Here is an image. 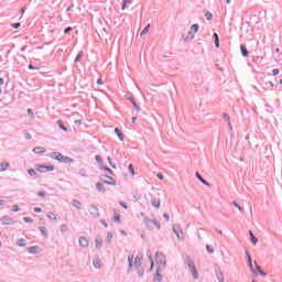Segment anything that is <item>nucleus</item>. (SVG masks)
<instances>
[{"label":"nucleus","instance_id":"obj_1","mask_svg":"<svg viewBox=\"0 0 282 282\" xmlns=\"http://www.w3.org/2000/svg\"><path fill=\"white\" fill-rule=\"evenodd\" d=\"M47 158H51V160H56L57 162H61L62 164H74L75 160L63 155L61 152H52L47 154Z\"/></svg>","mask_w":282,"mask_h":282},{"label":"nucleus","instance_id":"obj_2","mask_svg":"<svg viewBox=\"0 0 282 282\" xmlns=\"http://www.w3.org/2000/svg\"><path fill=\"white\" fill-rule=\"evenodd\" d=\"M184 263L189 268L193 279L197 281V279H199V274L197 273V268H195V262L193 261V259L187 256L184 260Z\"/></svg>","mask_w":282,"mask_h":282},{"label":"nucleus","instance_id":"obj_3","mask_svg":"<svg viewBox=\"0 0 282 282\" xmlns=\"http://www.w3.org/2000/svg\"><path fill=\"white\" fill-rule=\"evenodd\" d=\"M155 257H156L158 268H161V270H164V268H166V257H164V253L159 251L155 253Z\"/></svg>","mask_w":282,"mask_h":282},{"label":"nucleus","instance_id":"obj_4","mask_svg":"<svg viewBox=\"0 0 282 282\" xmlns=\"http://www.w3.org/2000/svg\"><path fill=\"white\" fill-rule=\"evenodd\" d=\"M173 232L176 235L177 239L180 241H184V231L182 230V228L180 227V225H174L172 228Z\"/></svg>","mask_w":282,"mask_h":282},{"label":"nucleus","instance_id":"obj_5","mask_svg":"<svg viewBox=\"0 0 282 282\" xmlns=\"http://www.w3.org/2000/svg\"><path fill=\"white\" fill-rule=\"evenodd\" d=\"M36 171H39V173H52V171H54V165L37 164L36 165Z\"/></svg>","mask_w":282,"mask_h":282},{"label":"nucleus","instance_id":"obj_6","mask_svg":"<svg viewBox=\"0 0 282 282\" xmlns=\"http://www.w3.org/2000/svg\"><path fill=\"white\" fill-rule=\"evenodd\" d=\"M214 270H215V274H216L218 282H225L224 272L221 271V267H219V264H215Z\"/></svg>","mask_w":282,"mask_h":282},{"label":"nucleus","instance_id":"obj_7","mask_svg":"<svg viewBox=\"0 0 282 282\" xmlns=\"http://www.w3.org/2000/svg\"><path fill=\"white\" fill-rule=\"evenodd\" d=\"M0 221L2 226H12V224H14V219L10 216H2Z\"/></svg>","mask_w":282,"mask_h":282},{"label":"nucleus","instance_id":"obj_8","mask_svg":"<svg viewBox=\"0 0 282 282\" xmlns=\"http://www.w3.org/2000/svg\"><path fill=\"white\" fill-rule=\"evenodd\" d=\"M43 249H41L40 246H33V247H29L26 248V252H29V254H41Z\"/></svg>","mask_w":282,"mask_h":282},{"label":"nucleus","instance_id":"obj_9","mask_svg":"<svg viewBox=\"0 0 282 282\" xmlns=\"http://www.w3.org/2000/svg\"><path fill=\"white\" fill-rule=\"evenodd\" d=\"M88 213L91 215V217H100V210L95 205H90Z\"/></svg>","mask_w":282,"mask_h":282},{"label":"nucleus","instance_id":"obj_10","mask_svg":"<svg viewBox=\"0 0 282 282\" xmlns=\"http://www.w3.org/2000/svg\"><path fill=\"white\" fill-rule=\"evenodd\" d=\"M162 267L156 268V272L154 273L153 281L154 282H162Z\"/></svg>","mask_w":282,"mask_h":282},{"label":"nucleus","instance_id":"obj_11","mask_svg":"<svg viewBox=\"0 0 282 282\" xmlns=\"http://www.w3.org/2000/svg\"><path fill=\"white\" fill-rule=\"evenodd\" d=\"M151 205L154 207V208H160V197L159 196H153L151 195Z\"/></svg>","mask_w":282,"mask_h":282},{"label":"nucleus","instance_id":"obj_12","mask_svg":"<svg viewBox=\"0 0 282 282\" xmlns=\"http://www.w3.org/2000/svg\"><path fill=\"white\" fill-rule=\"evenodd\" d=\"M79 246L80 248H89V240L85 237H79Z\"/></svg>","mask_w":282,"mask_h":282},{"label":"nucleus","instance_id":"obj_13","mask_svg":"<svg viewBox=\"0 0 282 282\" xmlns=\"http://www.w3.org/2000/svg\"><path fill=\"white\" fill-rule=\"evenodd\" d=\"M96 188L97 191H99V193H107V188L105 187V182L96 183Z\"/></svg>","mask_w":282,"mask_h":282},{"label":"nucleus","instance_id":"obj_14","mask_svg":"<svg viewBox=\"0 0 282 282\" xmlns=\"http://www.w3.org/2000/svg\"><path fill=\"white\" fill-rule=\"evenodd\" d=\"M134 268L135 270H138L139 268H142V257L137 256L134 258Z\"/></svg>","mask_w":282,"mask_h":282},{"label":"nucleus","instance_id":"obj_15","mask_svg":"<svg viewBox=\"0 0 282 282\" xmlns=\"http://www.w3.org/2000/svg\"><path fill=\"white\" fill-rule=\"evenodd\" d=\"M245 252H246V257H247V263H248L250 270H254V268L252 267V256H250V252H248V250H246Z\"/></svg>","mask_w":282,"mask_h":282},{"label":"nucleus","instance_id":"obj_16","mask_svg":"<svg viewBox=\"0 0 282 282\" xmlns=\"http://www.w3.org/2000/svg\"><path fill=\"white\" fill-rule=\"evenodd\" d=\"M245 252H246V257H247V263H248L250 270H254V268L252 267V256H250V252H248V250H246Z\"/></svg>","mask_w":282,"mask_h":282},{"label":"nucleus","instance_id":"obj_17","mask_svg":"<svg viewBox=\"0 0 282 282\" xmlns=\"http://www.w3.org/2000/svg\"><path fill=\"white\" fill-rule=\"evenodd\" d=\"M95 247L97 248V250H100V248H102V238H100V236L96 237Z\"/></svg>","mask_w":282,"mask_h":282},{"label":"nucleus","instance_id":"obj_18","mask_svg":"<svg viewBox=\"0 0 282 282\" xmlns=\"http://www.w3.org/2000/svg\"><path fill=\"white\" fill-rule=\"evenodd\" d=\"M104 177H107L108 180H111L110 181H104V184H108V186H116V180H113V177L109 176V175H104Z\"/></svg>","mask_w":282,"mask_h":282},{"label":"nucleus","instance_id":"obj_19","mask_svg":"<svg viewBox=\"0 0 282 282\" xmlns=\"http://www.w3.org/2000/svg\"><path fill=\"white\" fill-rule=\"evenodd\" d=\"M72 206H73L74 208H76L77 210H83L82 204L79 203L78 199H73Z\"/></svg>","mask_w":282,"mask_h":282},{"label":"nucleus","instance_id":"obj_20","mask_svg":"<svg viewBox=\"0 0 282 282\" xmlns=\"http://www.w3.org/2000/svg\"><path fill=\"white\" fill-rule=\"evenodd\" d=\"M28 174L30 175V177H34L35 180H39V173H36V170L29 169Z\"/></svg>","mask_w":282,"mask_h":282},{"label":"nucleus","instance_id":"obj_21","mask_svg":"<svg viewBox=\"0 0 282 282\" xmlns=\"http://www.w3.org/2000/svg\"><path fill=\"white\" fill-rule=\"evenodd\" d=\"M131 268H133V254L128 256V272H131Z\"/></svg>","mask_w":282,"mask_h":282},{"label":"nucleus","instance_id":"obj_22","mask_svg":"<svg viewBox=\"0 0 282 282\" xmlns=\"http://www.w3.org/2000/svg\"><path fill=\"white\" fill-rule=\"evenodd\" d=\"M196 177L204 184V186H210V183L204 180V177H202V174H199V172H196Z\"/></svg>","mask_w":282,"mask_h":282},{"label":"nucleus","instance_id":"obj_23","mask_svg":"<svg viewBox=\"0 0 282 282\" xmlns=\"http://www.w3.org/2000/svg\"><path fill=\"white\" fill-rule=\"evenodd\" d=\"M26 243H28V240H25L24 238H20L17 241V246H19V248H25Z\"/></svg>","mask_w":282,"mask_h":282},{"label":"nucleus","instance_id":"obj_24","mask_svg":"<svg viewBox=\"0 0 282 282\" xmlns=\"http://www.w3.org/2000/svg\"><path fill=\"white\" fill-rule=\"evenodd\" d=\"M39 230L43 235V237H45V239L50 237V234L47 232V229L45 228V226L39 227Z\"/></svg>","mask_w":282,"mask_h":282},{"label":"nucleus","instance_id":"obj_25","mask_svg":"<svg viewBox=\"0 0 282 282\" xmlns=\"http://www.w3.org/2000/svg\"><path fill=\"white\" fill-rule=\"evenodd\" d=\"M144 224L149 230H153V220L144 218Z\"/></svg>","mask_w":282,"mask_h":282},{"label":"nucleus","instance_id":"obj_26","mask_svg":"<svg viewBox=\"0 0 282 282\" xmlns=\"http://www.w3.org/2000/svg\"><path fill=\"white\" fill-rule=\"evenodd\" d=\"M115 133H116V135H118V139L120 140V142H122L124 140V134H122L120 129L116 128Z\"/></svg>","mask_w":282,"mask_h":282},{"label":"nucleus","instance_id":"obj_27","mask_svg":"<svg viewBox=\"0 0 282 282\" xmlns=\"http://www.w3.org/2000/svg\"><path fill=\"white\" fill-rule=\"evenodd\" d=\"M10 166V163L4 162L0 164V173H4V171H8V167Z\"/></svg>","mask_w":282,"mask_h":282},{"label":"nucleus","instance_id":"obj_28","mask_svg":"<svg viewBox=\"0 0 282 282\" xmlns=\"http://www.w3.org/2000/svg\"><path fill=\"white\" fill-rule=\"evenodd\" d=\"M149 30H151V24H148L143 31L140 33V36H147L149 34Z\"/></svg>","mask_w":282,"mask_h":282},{"label":"nucleus","instance_id":"obj_29","mask_svg":"<svg viewBox=\"0 0 282 282\" xmlns=\"http://www.w3.org/2000/svg\"><path fill=\"white\" fill-rule=\"evenodd\" d=\"M33 153H36L37 155H40V153H45V149L41 147H36L33 149Z\"/></svg>","mask_w":282,"mask_h":282},{"label":"nucleus","instance_id":"obj_30","mask_svg":"<svg viewBox=\"0 0 282 282\" xmlns=\"http://www.w3.org/2000/svg\"><path fill=\"white\" fill-rule=\"evenodd\" d=\"M214 43L217 48H219V35L217 33H214Z\"/></svg>","mask_w":282,"mask_h":282},{"label":"nucleus","instance_id":"obj_31","mask_svg":"<svg viewBox=\"0 0 282 282\" xmlns=\"http://www.w3.org/2000/svg\"><path fill=\"white\" fill-rule=\"evenodd\" d=\"M147 254H148L149 261H150V263H151V265H150V272H152V271H153V267L155 265L154 262H153V257H151V254H149V252H148Z\"/></svg>","mask_w":282,"mask_h":282},{"label":"nucleus","instance_id":"obj_32","mask_svg":"<svg viewBox=\"0 0 282 282\" xmlns=\"http://www.w3.org/2000/svg\"><path fill=\"white\" fill-rule=\"evenodd\" d=\"M46 217H47L48 219H53V221H56V215H55L54 213H52V212H48V213L46 214Z\"/></svg>","mask_w":282,"mask_h":282},{"label":"nucleus","instance_id":"obj_33","mask_svg":"<svg viewBox=\"0 0 282 282\" xmlns=\"http://www.w3.org/2000/svg\"><path fill=\"white\" fill-rule=\"evenodd\" d=\"M113 220L116 221V224H120V214H118V210L115 209V218Z\"/></svg>","mask_w":282,"mask_h":282},{"label":"nucleus","instance_id":"obj_34","mask_svg":"<svg viewBox=\"0 0 282 282\" xmlns=\"http://www.w3.org/2000/svg\"><path fill=\"white\" fill-rule=\"evenodd\" d=\"M83 56H84V53H83V51H80V52L77 54V56H76L74 63H79V62H80V58H83Z\"/></svg>","mask_w":282,"mask_h":282},{"label":"nucleus","instance_id":"obj_35","mask_svg":"<svg viewBox=\"0 0 282 282\" xmlns=\"http://www.w3.org/2000/svg\"><path fill=\"white\" fill-rule=\"evenodd\" d=\"M191 30H192V32H195V34H197L199 32V25L198 24H193L191 26Z\"/></svg>","mask_w":282,"mask_h":282},{"label":"nucleus","instance_id":"obj_36","mask_svg":"<svg viewBox=\"0 0 282 282\" xmlns=\"http://www.w3.org/2000/svg\"><path fill=\"white\" fill-rule=\"evenodd\" d=\"M240 50H241V54H242V56H248V50L247 48H245V46L243 45H240Z\"/></svg>","mask_w":282,"mask_h":282},{"label":"nucleus","instance_id":"obj_37","mask_svg":"<svg viewBox=\"0 0 282 282\" xmlns=\"http://www.w3.org/2000/svg\"><path fill=\"white\" fill-rule=\"evenodd\" d=\"M79 175H80V177H87V170L86 169H80L79 170Z\"/></svg>","mask_w":282,"mask_h":282},{"label":"nucleus","instance_id":"obj_38","mask_svg":"<svg viewBox=\"0 0 282 282\" xmlns=\"http://www.w3.org/2000/svg\"><path fill=\"white\" fill-rule=\"evenodd\" d=\"M57 124H58L59 129H62V131H67V128L65 127V124H63V121L58 120Z\"/></svg>","mask_w":282,"mask_h":282},{"label":"nucleus","instance_id":"obj_39","mask_svg":"<svg viewBox=\"0 0 282 282\" xmlns=\"http://www.w3.org/2000/svg\"><path fill=\"white\" fill-rule=\"evenodd\" d=\"M128 171L131 173V175H135V169L133 167V164H129Z\"/></svg>","mask_w":282,"mask_h":282},{"label":"nucleus","instance_id":"obj_40","mask_svg":"<svg viewBox=\"0 0 282 282\" xmlns=\"http://www.w3.org/2000/svg\"><path fill=\"white\" fill-rule=\"evenodd\" d=\"M234 206H236V208H238V210H240V213H243V207H241V205H239L238 202H232Z\"/></svg>","mask_w":282,"mask_h":282},{"label":"nucleus","instance_id":"obj_41","mask_svg":"<svg viewBox=\"0 0 282 282\" xmlns=\"http://www.w3.org/2000/svg\"><path fill=\"white\" fill-rule=\"evenodd\" d=\"M205 17H206V20H207V21H213V13H210V11H207V12L205 13Z\"/></svg>","mask_w":282,"mask_h":282},{"label":"nucleus","instance_id":"obj_42","mask_svg":"<svg viewBox=\"0 0 282 282\" xmlns=\"http://www.w3.org/2000/svg\"><path fill=\"white\" fill-rule=\"evenodd\" d=\"M111 239H113V234L111 231L107 232V241L108 243L111 242Z\"/></svg>","mask_w":282,"mask_h":282},{"label":"nucleus","instance_id":"obj_43","mask_svg":"<svg viewBox=\"0 0 282 282\" xmlns=\"http://www.w3.org/2000/svg\"><path fill=\"white\" fill-rule=\"evenodd\" d=\"M206 250L209 254H213L215 252V249H213V247H210L209 245H206Z\"/></svg>","mask_w":282,"mask_h":282},{"label":"nucleus","instance_id":"obj_44","mask_svg":"<svg viewBox=\"0 0 282 282\" xmlns=\"http://www.w3.org/2000/svg\"><path fill=\"white\" fill-rule=\"evenodd\" d=\"M23 221H25V224H34V219H32L30 217H24Z\"/></svg>","mask_w":282,"mask_h":282},{"label":"nucleus","instance_id":"obj_45","mask_svg":"<svg viewBox=\"0 0 282 282\" xmlns=\"http://www.w3.org/2000/svg\"><path fill=\"white\" fill-rule=\"evenodd\" d=\"M152 226H155V228H158V230H160V228H161L160 221H158V220H152Z\"/></svg>","mask_w":282,"mask_h":282},{"label":"nucleus","instance_id":"obj_46","mask_svg":"<svg viewBox=\"0 0 282 282\" xmlns=\"http://www.w3.org/2000/svg\"><path fill=\"white\" fill-rule=\"evenodd\" d=\"M250 241H251V243H253V246H257V242L259 241V239L257 237L252 236L250 238Z\"/></svg>","mask_w":282,"mask_h":282},{"label":"nucleus","instance_id":"obj_47","mask_svg":"<svg viewBox=\"0 0 282 282\" xmlns=\"http://www.w3.org/2000/svg\"><path fill=\"white\" fill-rule=\"evenodd\" d=\"M137 270H138V274H139L140 278L144 276V269L139 268Z\"/></svg>","mask_w":282,"mask_h":282},{"label":"nucleus","instance_id":"obj_48","mask_svg":"<svg viewBox=\"0 0 282 282\" xmlns=\"http://www.w3.org/2000/svg\"><path fill=\"white\" fill-rule=\"evenodd\" d=\"M104 171H107L110 175H113V170L109 169L108 166L102 167Z\"/></svg>","mask_w":282,"mask_h":282},{"label":"nucleus","instance_id":"obj_49","mask_svg":"<svg viewBox=\"0 0 282 282\" xmlns=\"http://www.w3.org/2000/svg\"><path fill=\"white\" fill-rule=\"evenodd\" d=\"M95 160L98 164H102V158L100 155H96Z\"/></svg>","mask_w":282,"mask_h":282},{"label":"nucleus","instance_id":"obj_50","mask_svg":"<svg viewBox=\"0 0 282 282\" xmlns=\"http://www.w3.org/2000/svg\"><path fill=\"white\" fill-rule=\"evenodd\" d=\"M20 210H21V208H19V205H13V207H12L13 213H19Z\"/></svg>","mask_w":282,"mask_h":282},{"label":"nucleus","instance_id":"obj_51","mask_svg":"<svg viewBox=\"0 0 282 282\" xmlns=\"http://www.w3.org/2000/svg\"><path fill=\"white\" fill-rule=\"evenodd\" d=\"M59 230L61 232H65V230H67V225L66 224L61 225Z\"/></svg>","mask_w":282,"mask_h":282},{"label":"nucleus","instance_id":"obj_52","mask_svg":"<svg viewBox=\"0 0 282 282\" xmlns=\"http://www.w3.org/2000/svg\"><path fill=\"white\" fill-rule=\"evenodd\" d=\"M75 153H85V149L83 148H77L74 150Z\"/></svg>","mask_w":282,"mask_h":282},{"label":"nucleus","instance_id":"obj_53","mask_svg":"<svg viewBox=\"0 0 282 282\" xmlns=\"http://www.w3.org/2000/svg\"><path fill=\"white\" fill-rule=\"evenodd\" d=\"M132 105H133L134 109H137V111H141L140 106H138V104L135 101H132Z\"/></svg>","mask_w":282,"mask_h":282},{"label":"nucleus","instance_id":"obj_54","mask_svg":"<svg viewBox=\"0 0 282 282\" xmlns=\"http://www.w3.org/2000/svg\"><path fill=\"white\" fill-rule=\"evenodd\" d=\"M120 206H122V208H124L127 210V208H129V206L127 205V203L124 202H119Z\"/></svg>","mask_w":282,"mask_h":282},{"label":"nucleus","instance_id":"obj_55","mask_svg":"<svg viewBox=\"0 0 282 282\" xmlns=\"http://www.w3.org/2000/svg\"><path fill=\"white\" fill-rule=\"evenodd\" d=\"M254 264H256L257 272H261L262 271L261 265L257 264V261H254Z\"/></svg>","mask_w":282,"mask_h":282},{"label":"nucleus","instance_id":"obj_56","mask_svg":"<svg viewBox=\"0 0 282 282\" xmlns=\"http://www.w3.org/2000/svg\"><path fill=\"white\" fill-rule=\"evenodd\" d=\"M72 26H68L67 29L64 30V34H69V32H72Z\"/></svg>","mask_w":282,"mask_h":282},{"label":"nucleus","instance_id":"obj_57","mask_svg":"<svg viewBox=\"0 0 282 282\" xmlns=\"http://www.w3.org/2000/svg\"><path fill=\"white\" fill-rule=\"evenodd\" d=\"M156 177L162 181V180H164V174L158 173V174H156Z\"/></svg>","mask_w":282,"mask_h":282},{"label":"nucleus","instance_id":"obj_58","mask_svg":"<svg viewBox=\"0 0 282 282\" xmlns=\"http://www.w3.org/2000/svg\"><path fill=\"white\" fill-rule=\"evenodd\" d=\"M33 210L34 213H43V209L41 207H35Z\"/></svg>","mask_w":282,"mask_h":282},{"label":"nucleus","instance_id":"obj_59","mask_svg":"<svg viewBox=\"0 0 282 282\" xmlns=\"http://www.w3.org/2000/svg\"><path fill=\"white\" fill-rule=\"evenodd\" d=\"M28 113L31 116V118H34V111L32 109H28Z\"/></svg>","mask_w":282,"mask_h":282},{"label":"nucleus","instance_id":"obj_60","mask_svg":"<svg viewBox=\"0 0 282 282\" xmlns=\"http://www.w3.org/2000/svg\"><path fill=\"white\" fill-rule=\"evenodd\" d=\"M37 196H39V197H45V192H43V191L37 192Z\"/></svg>","mask_w":282,"mask_h":282},{"label":"nucleus","instance_id":"obj_61","mask_svg":"<svg viewBox=\"0 0 282 282\" xmlns=\"http://www.w3.org/2000/svg\"><path fill=\"white\" fill-rule=\"evenodd\" d=\"M163 217H164V219H165L166 221H170V219H171V216H169V214H163Z\"/></svg>","mask_w":282,"mask_h":282},{"label":"nucleus","instance_id":"obj_62","mask_svg":"<svg viewBox=\"0 0 282 282\" xmlns=\"http://www.w3.org/2000/svg\"><path fill=\"white\" fill-rule=\"evenodd\" d=\"M100 221H101V224H102V226H104L105 228H109V224H107L106 220H100Z\"/></svg>","mask_w":282,"mask_h":282},{"label":"nucleus","instance_id":"obj_63","mask_svg":"<svg viewBox=\"0 0 282 282\" xmlns=\"http://www.w3.org/2000/svg\"><path fill=\"white\" fill-rule=\"evenodd\" d=\"M259 274H260V276H268V273H265V271H263V270L260 271Z\"/></svg>","mask_w":282,"mask_h":282},{"label":"nucleus","instance_id":"obj_64","mask_svg":"<svg viewBox=\"0 0 282 282\" xmlns=\"http://www.w3.org/2000/svg\"><path fill=\"white\" fill-rule=\"evenodd\" d=\"M29 69H41V67H34L32 64L29 65Z\"/></svg>","mask_w":282,"mask_h":282}]
</instances>
